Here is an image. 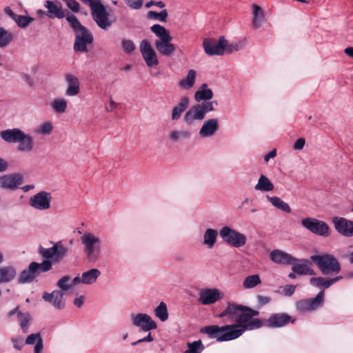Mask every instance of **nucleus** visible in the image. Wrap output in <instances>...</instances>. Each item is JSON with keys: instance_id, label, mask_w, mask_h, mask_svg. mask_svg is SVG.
<instances>
[{"instance_id": "1", "label": "nucleus", "mask_w": 353, "mask_h": 353, "mask_svg": "<svg viewBox=\"0 0 353 353\" xmlns=\"http://www.w3.org/2000/svg\"><path fill=\"white\" fill-rule=\"evenodd\" d=\"M258 314V311L248 307L229 303L219 316L235 317L236 324L222 327L209 325L203 327L201 332L207 334L212 339H216L218 341H231L241 336L245 330L260 327L262 325V321L258 319H252Z\"/></svg>"}, {"instance_id": "2", "label": "nucleus", "mask_w": 353, "mask_h": 353, "mask_svg": "<svg viewBox=\"0 0 353 353\" xmlns=\"http://www.w3.org/2000/svg\"><path fill=\"white\" fill-rule=\"evenodd\" d=\"M66 20L73 30L75 34L74 50L76 52H88V45L93 41V37L90 31L82 26L76 16L68 14Z\"/></svg>"}, {"instance_id": "3", "label": "nucleus", "mask_w": 353, "mask_h": 353, "mask_svg": "<svg viewBox=\"0 0 353 353\" xmlns=\"http://www.w3.org/2000/svg\"><path fill=\"white\" fill-rule=\"evenodd\" d=\"M150 29L159 39L154 43L157 51L163 56L169 57L172 55L176 48L174 44L170 43L172 37L169 32L163 26L159 24L153 25Z\"/></svg>"}, {"instance_id": "4", "label": "nucleus", "mask_w": 353, "mask_h": 353, "mask_svg": "<svg viewBox=\"0 0 353 353\" xmlns=\"http://www.w3.org/2000/svg\"><path fill=\"white\" fill-rule=\"evenodd\" d=\"M83 252L90 261H96L101 253V240L92 232H85L81 237Z\"/></svg>"}, {"instance_id": "5", "label": "nucleus", "mask_w": 353, "mask_h": 353, "mask_svg": "<svg viewBox=\"0 0 353 353\" xmlns=\"http://www.w3.org/2000/svg\"><path fill=\"white\" fill-rule=\"evenodd\" d=\"M310 259L316 264L323 274H338L341 271L340 263L332 254L313 255Z\"/></svg>"}, {"instance_id": "6", "label": "nucleus", "mask_w": 353, "mask_h": 353, "mask_svg": "<svg viewBox=\"0 0 353 353\" xmlns=\"http://www.w3.org/2000/svg\"><path fill=\"white\" fill-rule=\"evenodd\" d=\"M219 235L225 243L237 248L244 246L247 241L244 234L229 226L222 227L219 230Z\"/></svg>"}, {"instance_id": "7", "label": "nucleus", "mask_w": 353, "mask_h": 353, "mask_svg": "<svg viewBox=\"0 0 353 353\" xmlns=\"http://www.w3.org/2000/svg\"><path fill=\"white\" fill-rule=\"evenodd\" d=\"M91 8L92 16L97 25L103 30H107L111 26L105 7L99 0H89L85 2Z\"/></svg>"}, {"instance_id": "8", "label": "nucleus", "mask_w": 353, "mask_h": 353, "mask_svg": "<svg viewBox=\"0 0 353 353\" xmlns=\"http://www.w3.org/2000/svg\"><path fill=\"white\" fill-rule=\"evenodd\" d=\"M68 248L59 241L54 243L53 246L49 248H46L40 246L39 248V253L46 259H51L52 263H59L66 255Z\"/></svg>"}, {"instance_id": "9", "label": "nucleus", "mask_w": 353, "mask_h": 353, "mask_svg": "<svg viewBox=\"0 0 353 353\" xmlns=\"http://www.w3.org/2000/svg\"><path fill=\"white\" fill-rule=\"evenodd\" d=\"M302 226L310 232L324 237L330 234V229L328 225L321 220L315 218L307 217L301 220Z\"/></svg>"}, {"instance_id": "10", "label": "nucleus", "mask_w": 353, "mask_h": 353, "mask_svg": "<svg viewBox=\"0 0 353 353\" xmlns=\"http://www.w3.org/2000/svg\"><path fill=\"white\" fill-rule=\"evenodd\" d=\"M226 46L227 40L224 37H220L219 39L206 38L203 42L204 51L209 56L223 55Z\"/></svg>"}, {"instance_id": "11", "label": "nucleus", "mask_w": 353, "mask_h": 353, "mask_svg": "<svg viewBox=\"0 0 353 353\" xmlns=\"http://www.w3.org/2000/svg\"><path fill=\"white\" fill-rule=\"evenodd\" d=\"M52 196L50 192L41 191L29 199V205L39 211H46L51 208Z\"/></svg>"}, {"instance_id": "12", "label": "nucleus", "mask_w": 353, "mask_h": 353, "mask_svg": "<svg viewBox=\"0 0 353 353\" xmlns=\"http://www.w3.org/2000/svg\"><path fill=\"white\" fill-rule=\"evenodd\" d=\"M130 319L134 326L143 332H150L157 328V323L145 313L131 314Z\"/></svg>"}, {"instance_id": "13", "label": "nucleus", "mask_w": 353, "mask_h": 353, "mask_svg": "<svg viewBox=\"0 0 353 353\" xmlns=\"http://www.w3.org/2000/svg\"><path fill=\"white\" fill-rule=\"evenodd\" d=\"M140 52L145 64L149 68L156 67L159 64L157 54L148 39H143L139 45Z\"/></svg>"}, {"instance_id": "14", "label": "nucleus", "mask_w": 353, "mask_h": 353, "mask_svg": "<svg viewBox=\"0 0 353 353\" xmlns=\"http://www.w3.org/2000/svg\"><path fill=\"white\" fill-rule=\"evenodd\" d=\"M324 301V291L321 290L316 297L301 300L296 304V310L301 313L310 312L320 307Z\"/></svg>"}, {"instance_id": "15", "label": "nucleus", "mask_w": 353, "mask_h": 353, "mask_svg": "<svg viewBox=\"0 0 353 353\" xmlns=\"http://www.w3.org/2000/svg\"><path fill=\"white\" fill-rule=\"evenodd\" d=\"M223 297V293L217 288H203L199 291V301L205 305L215 303Z\"/></svg>"}, {"instance_id": "16", "label": "nucleus", "mask_w": 353, "mask_h": 353, "mask_svg": "<svg viewBox=\"0 0 353 353\" xmlns=\"http://www.w3.org/2000/svg\"><path fill=\"white\" fill-rule=\"evenodd\" d=\"M219 130V122L216 118H212L205 121L199 131V135L201 139L211 138Z\"/></svg>"}, {"instance_id": "17", "label": "nucleus", "mask_w": 353, "mask_h": 353, "mask_svg": "<svg viewBox=\"0 0 353 353\" xmlns=\"http://www.w3.org/2000/svg\"><path fill=\"white\" fill-rule=\"evenodd\" d=\"M63 296V292L56 290L50 293L44 292L42 295V299L46 302L51 304L55 309L61 310L65 306V301Z\"/></svg>"}, {"instance_id": "18", "label": "nucleus", "mask_w": 353, "mask_h": 353, "mask_svg": "<svg viewBox=\"0 0 353 353\" xmlns=\"http://www.w3.org/2000/svg\"><path fill=\"white\" fill-rule=\"evenodd\" d=\"M332 223L335 230L344 236H353V221L343 217L334 216Z\"/></svg>"}, {"instance_id": "19", "label": "nucleus", "mask_w": 353, "mask_h": 353, "mask_svg": "<svg viewBox=\"0 0 353 353\" xmlns=\"http://www.w3.org/2000/svg\"><path fill=\"white\" fill-rule=\"evenodd\" d=\"M23 183L19 174H10L0 176V188L6 190H16Z\"/></svg>"}, {"instance_id": "20", "label": "nucleus", "mask_w": 353, "mask_h": 353, "mask_svg": "<svg viewBox=\"0 0 353 353\" xmlns=\"http://www.w3.org/2000/svg\"><path fill=\"white\" fill-rule=\"evenodd\" d=\"M204 119L202 110L195 104L185 112L183 117V122L186 125H192L196 121H201Z\"/></svg>"}, {"instance_id": "21", "label": "nucleus", "mask_w": 353, "mask_h": 353, "mask_svg": "<svg viewBox=\"0 0 353 353\" xmlns=\"http://www.w3.org/2000/svg\"><path fill=\"white\" fill-rule=\"evenodd\" d=\"M270 258L272 262L283 265H291L297 261L291 254L279 249L271 251Z\"/></svg>"}, {"instance_id": "22", "label": "nucleus", "mask_w": 353, "mask_h": 353, "mask_svg": "<svg viewBox=\"0 0 353 353\" xmlns=\"http://www.w3.org/2000/svg\"><path fill=\"white\" fill-rule=\"evenodd\" d=\"M294 323L291 316L285 313H278L271 315L266 321L267 326L270 327H281L286 325L289 322Z\"/></svg>"}, {"instance_id": "23", "label": "nucleus", "mask_w": 353, "mask_h": 353, "mask_svg": "<svg viewBox=\"0 0 353 353\" xmlns=\"http://www.w3.org/2000/svg\"><path fill=\"white\" fill-rule=\"evenodd\" d=\"M190 105V98L188 97H183L177 104H176L170 111V119L176 121L181 119L182 114L187 110Z\"/></svg>"}, {"instance_id": "24", "label": "nucleus", "mask_w": 353, "mask_h": 353, "mask_svg": "<svg viewBox=\"0 0 353 353\" xmlns=\"http://www.w3.org/2000/svg\"><path fill=\"white\" fill-rule=\"evenodd\" d=\"M37 268V262L30 263L28 268L20 273L18 277V283L23 284L33 282L38 275L36 272Z\"/></svg>"}, {"instance_id": "25", "label": "nucleus", "mask_w": 353, "mask_h": 353, "mask_svg": "<svg viewBox=\"0 0 353 353\" xmlns=\"http://www.w3.org/2000/svg\"><path fill=\"white\" fill-rule=\"evenodd\" d=\"M65 79L67 83L65 94L69 97L77 95L80 92V83L78 78L68 73L65 75Z\"/></svg>"}, {"instance_id": "26", "label": "nucleus", "mask_w": 353, "mask_h": 353, "mask_svg": "<svg viewBox=\"0 0 353 353\" xmlns=\"http://www.w3.org/2000/svg\"><path fill=\"white\" fill-rule=\"evenodd\" d=\"M45 7L48 9L46 14L50 18L62 19L65 16L61 4L58 1H46Z\"/></svg>"}, {"instance_id": "27", "label": "nucleus", "mask_w": 353, "mask_h": 353, "mask_svg": "<svg viewBox=\"0 0 353 353\" xmlns=\"http://www.w3.org/2000/svg\"><path fill=\"white\" fill-rule=\"evenodd\" d=\"M23 133L19 128H12L3 130L0 132L1 138L7 143H15L20 141V139Z\"/></svg>"}, {"instance_id": "28", "label": "nucleus", "mask_w": 353, "mask_h": 353, "mask_svg": "<svg viewBox=\"0 0 353 353\" xmlns=\"http://www.w3.org/2000/svg\"><path fill=\"white\" fill-rule=\"evenodd\" d=\"M342 278L341 276H338L332 279H327L321 276L312 277L310 279V283L312 285L318 288L327 289L338 281L342 279Z\"/></svg>"}, {"instance_id": "29", "label": "nucleus", "mask_w": 353, "mask_h": 353, "mask_svg": "<svg viewBox=\"0 0 353 353\" xmlns=\"http://www.w3.org/2000/svg\"><path fill=\"white\" fill-rule=\"evenodd\" d=\"M17 276V270L13 265L0 267V285L13 281Z\"/></svg>"}, {"instance_id": "30", "label": "nucleus", "mask_w": 353, "mask_h": 353, "mask_svg": "<svg viewBox=\"0 0 353 353\" xmlns=\"http://www.w3.org/2000/svg\"><path fill=\"white\" fill-rule=\"evenodd\" d=\"M18 143L17 150L21 152H30L34 147V142L32 137L28 134H26L24 132Z\"/></svg>"}, {"instance_id": "31", "label": "nucleus", "mask_w": 353, "mask_h": 353, "mask_svg": "<svg viewBox=\"0 0 353 353\" xmlns=\"http://www.w3.org/2000/svg\"><path fill=\"white\" fill-rule=\"evenodd\" d=\"M219 232L215 229L208 228L205 230L203 236V245L206 246L208 249H212L217 240Z\"/></svg>"}, {"instance_id": "32", "label": "nucleus", "mask_w": 353, "mask_h": 353, "mask_svg": "<svg viewBox=\"0 0 353 353\" xmlns=\"http://www.w3.org/2000/svg\"><path fill=\"white\" fill-rule=\"evenodd\" d=\"M26 343L28 345L35 344L34 353H41L43 349V339L39 332L31 334L27 336Z\"/></svg>"}, {"instance_id": "33", "label": "nucleus", "mask_w": 353, "mask_h": 353, "mask_svg": "<svg viewBox=\"0 0 353 353\" xmlns=\"http://www.w3.org/2000/svg\"><path fill=\"white\" fill-rule=\"evenodd\" d=\"M265 20V14L263 9L256 4L252 5V25L254 28L261 26Z\"/></svg>"}, {"instance_id": "34", "label": "nucleus", "mask_w": 353, "mask_h": 353, "mask_svg": "<svg viewBox=\"0 0 353 353\" xmlns=\"http://www.w3.org/2000/svg\"><path fill=\"white\" fill-rule=\"evenodd\" d=\"M101 275V272L97 268H92L88 271L84 272L81 274L82 284L92 285L98 279Z\"/></svg>"}, {"instance_id": "35", "label": "nucleus", "mask_w": 353, "mask_h": 353, "mask_svg": "<svg viewBox=\"0 0 353 353\" xmlns=\"http://www.w3.org/2000/svg\"><path fill=\"white\" fill-rule=\"evenodd\" d=\"M274 185L270 180L265 175L261 174L254 186V190L261 192H270L274 190Z\"/></svg>"}, {"instance_id": "36", "label": "nucleus", "mask_w": 353, "mask_h": 353, "mask_svg": "<svg viewBox=\"0 0 353 353\" xmlns=\"http://www.w3.org/2000/svg\"><path fill=\"white\" fill-rule=\"evenodd\" d=\"M214 94L211 89L208 88V85L204 83L195 92L194 99L197 102L207 101L212 99Z\"/></svg>"}, {"instance_id": "37", "label": "nucleus", "mask_w": 353, "mask_h": 353, "mask_svg": "<svg viewBox=\"0 0 353 353\" xmlns=\"http://www.w3.org/2000/svg\"><path fill=\"white\" fill-rule=\"evenodd\" d=\"M191 137V132L187 130H173L169 132V139L176 143L181 140H188Z\"/></svg>"}, {"instance_id": "38", "label": "nucleus", "mask_w": 353, "mask_h": 353, "mask_svg": "<svg viewBox=\"0 0 353 353\" xmlns=\"http://www.w3.org/2000/svg\"><path fill=\"white\" fill-rule=\"evenodd\" d=\"M266 199L275 208L279 209L285 212L290 213L291 208L288 203L283 201L281 198L278 196H266Z\"/></svg>"}, {"instance_id": "39", "label": "nucleus", "mask_w": 353, "mask_h": 353, "mask_svg": "<svg viewBox=\"0 0 353 353\" xmlns=\"http://www.w3.org/2000/svg\"><path fill=\"white\" fill-rule=\"evenodd\" d=\"M196 72L194 70H190L186 77L179 82V85L185 90L190 89L194 85Z\"/></svg>"}, {"instance_id": "40", "label": "nucleus", "mask_w": 353, "mask_h": 353, "mask_svg": "<svg viewBox=\"0 0 353 353\" xmlns=\"http://www.w3.org/2000/svg\"><path fill=\"white\" fill-rule=\"evenodd\" d=\"M261 279L259 274H252L246 276L242 283V286L245 290H250L261 285Z\"/></svg>"}, {"instance_id": "41", "label": "nucleus", "mask_w": 353, "mask_h": 353, "mask_svg": "<svg viewBox=\"0 0 353 353\" xmlns=\"http://www.w3.org/2000/svg\"><path fill=\"white\" fill-rule=\"evenodd\" d=\"M293 264L292 271L297 274L300 275H306V274H314V271L310 268L307 262H304L302 263H295Z\"/></svg>"}, {"instance_id": "42", "label": "nucleus", "mask_w": 353, "mask_h": 353, "mask_svg": "<svg viewBox=\"0 0 353 353\" xmlns=\"http://www.w3.org/2000/svg\"><path fill=\"white\" fill-rule=\"evenodd\" d=\"M154 316L161 321L164 322L168 320L169 314L168 307L164 302H161L154 310Z\"/></svg>"}, {"instance_id": "43", "label": "nucleus", "mask_w": 353, "mask_h": 353, "mask_svg": "<svg viewBox=\"0 0 353 353\" xmlns=\"http://www.w3.org/2000/svg\"><path fill=\"white\" fill-rule=\"evenodd\" d=\"M68 106L67 101L63 98L55 99L51 103V107L55 112L63 114L65 112Z\"/></svg>"}, {"instance_id": "44", "label": "nucleus", "mask_w": 353, "mask_h": 353, "mask_svg": "<svg viewBox=\"0 0 353 353\" xmlns=\"http://www.w3.org/2000/svg\"><path fill=\"white\" fill-rule=\"evenodd\" d=\"M53 130V124L51 121H46L37 127L34 132L39 135H49Z\"/></svg>"}, {"instance_id": "45", "label": "nucleus", "mask_w": 353, "mask_h": 353, "mask_svg": "<svg viewBox=\"0 0 353 353\" xmlns=\"http://www.w3.org/2000/svg\"><path fill=\"white\" fill-rule=\"evenodd\" d=\"M13 35L3 28H0V48L7 46L12 40Z\"/></svg>"}, {"instance_id": "46", "label": "nucleus", "mask_w": 353, "mask_h": 353, "mask_svg": "<svg viewBox=\"0 0 353 353\" xmlns=\"http://www.w3.org/2000/svg\"><path fill=\"white\" fill-rule=\"evenodd\" d=\"M30 320V315L29 313H22L21 312H18V321L24 333H26L28 331V323Z\"/></svg>"}, {"instance_id": "47", "label": "nucleus", "mask_w": 353, "mask_h": 353, "mask_svg": "<svg viewBox=\"0 0 353 353\" xmlns=\"http://www.w3.org/2000/svg\"><path fill=\"white\" fill-rule=\"evenodd\" d=\"M204 346L201 340L188 343V350L184 353H201Z\"/></svg>"}, {"instance_id": "48", "label": "nucleus", "mask_w": 353, "mask_h": 353, "mask_svg": "<svg viewBox=\"0 0 353 353\" xmlns=\"http://www.w3.org/2000/svg\"><path fill=\"white\" fill-rule=\"evenodd\" d=\"M121 46L123 51L128 54H132L136 50V45L134 41L128 39H123Z\"/></svg>"}, {"instance_id": "49", "label": "nucleus", "mask_w": 353, "mask_h": 353, "mask_svg": "<svg viewBox=\"0 0 353 353\" xmlns=\"http://www.w3.org/2000/svg\"><path fill=\"white\" fill-rule=\"evenodd\" d=\"M57 285L60 290L63 291H68L72 289L71 278L69 276H64L61 278L57 283Z\"/></svg>"}, {"instance_id": "50", "label": "nucleus", "mask_w": 353, "mask_h": 353, "mask_svg": "<svg viewBox=\"0 0 353 353\" xmlns=\"http://www.w3.org/2000/svg\"><path fill=\"white\" fill-rule=\"evenodd\" d=\"M214 105H217V102L216 101H203L201 103L196 104V105L202 110L203 114L205 117L208 112L214 110Z\"/></svg>"}, {"instance_id": "51", "label": "nucleus", "mask_w": 353, "mask_h": 353, "mask_svg": "<svg viewBox=\"0 0 353 353\" xmlns=\"http://www.w3.org/2000/svg\"><path fill=\"white\" fill-rule=\"evenodd\" d=\"M33 20L34 19L30 17L17 14L14 21L17 23L19 27L23 28L27 27L31 22L33 21Z\"/></svg>"}, {"instance_id": "52", "label": "nucleus", "mask_w": 353, "mask_h": 353, "mask_svg": "<svg viewBox=\"0 0 353 353\" xmlns=\"http://www.w3.org/2000/svg\"><path fill=\"white\" fill-rule=\"evenodd\" d=\"M148 15V17L151 19H154L161 22H165L167 21L168 12L166 10H163L160 12L150 11Z\"/></svg>"}, {"instance_id": "53", "label": "nucleus", "mask_w": 353, "mask_h": 353, "mask_svg": "<svg viewBox=\"0 0 353 353\" xmlns=\"http://www.w3.org/2000/svg\"><path fill=\"white\" fill-rule=\"evenodd\" d=\"M245 45V39L243 41H240L238 43H232L228 44L227 42V46L225 48V51L228 53L230 54L234 51H238L241 49H243Z\"/></svg>"}, {"instance_id": "54", "label": "nucleus", "mask_w": 353, "mask_h": 353, "mask_svg": "<svg viewBox=\"0 0 353 353\" xmlns=\"http://www.w3.org/2000/svg\"><path fill=\"white\" fill-rule=\"evenodd\" d=\"M37 268L36 272L38 274L41 272H46L52 269V263L48 260H44L42 263H37Z\"/></svg>"}, {"instance_id": "55", "label": "nucleus", "mask_w": 353, "mask_h": 353, "mask_svg": "<svg viewBox=\"0 0 353 353\" xmlns=\"http://www.w3.org/2000/svg\"><path fill=\"white\" fill-rule=\"evenodd\" d=\"M67 6L73 12H77L79 11L80 5L76 0H63Z\"/></svg>"}, {"instance_id": "56", "label": "nucleus", "mask_w": 353, "mask_h": 353, "mask_svg": "<svg viewBox=\"0 0 353 353\" xmlns=\"http://www.w3.org/2000/svg\"><path fill=\"white\" fill-rule=\"evenodd\" d=\"M128 5L133 9H139L142 6V0H125Z\"/></svg>"}, {"instance_id": "57", "label": "nucleus", "mask_w": 353, "mask_h": 353, "mask_svg": "<svg viewBox=\"0 0 353 353\" xmlns=\"http://www.w3.org/2000/svg\"><path fill=\"white\" fill-rule=\"evenodd\" d=\"M305 140L303 138L298 139L293 145V149L295 150H301L304 148Z\"/></svg>"}, {"instance_id": "58", "label": "nucleus", "mask_w": 353, "mask_h": 353, "mask_svg": "<svg viewBox=\"0 0 353 353\" xmlns=\"http://www.w3.org/2000/svg\"><path fill=\"white\" fill-rule=\"evenodd\" d=\"M295 289V285H287L283 288V293L285 296H290L294 293Z\"/></svg>"}, {"instance_id": "59", "label": "nucleus", "mask_w": 353, "mask_h": 353, "mask_svg": "<svg viewBox=\"0 0 353 353\" xmlns=\"http://www.w3.org/2000/svg\"><path fill=\"white\" fill-rule=\"evenodd\" d=\"M154 338L152 336L151 334L149 333L145 337L139 339L138 341L134 342L132 343V345H136L137 344H139L143 342H152L153 341Z\"/></svg>"}, {"instance_id": "60", "label": "nucleus", "mask_w": 353, "mask_h": 353, "mask_svg": "<svg viewBox=\"0 0 353 353\" xmlns=\"http://www.w3.org/2000/svg\"><path fill=\"white\" fill-rule=\"evenodd\" d=\"M257 300H258V303L261 305H264L269 303L270 302L271 299L269 296L259 295L257 296Z\"/></svg>"}, {"instance_id": "61", "label": "nucleus", "mask_w": 353, "mask_h": 353, "mask_svg": "<svg viewBox=\"0 0 353 353\" xmlns=\"http://www.w3.org/2000/svg\"><path fill=\"white\" fill-rule=\"evenodd\" d=\"M276 155V149H273L270 152H269L268 154H266L264 157V161L265 162H268L270 159L274 158Z\"/></svg>"}, {"instance_id": "62", "label": "nucleus", "mask_w": 353, "mask_h": 353, "mask_svg": "<svg viewBox=\"0 0 353 353\" xmlns=\"http://www.w3.org/2000/svg\"><path fill=\"white\" fill-rule=\"evenodd\" d=\"M154 5L160 8H163L165 7V3L163 1H151L146 3V7L149 8L150 6Z\"/></svg>"}, {"instance_id": "63", "label": "nucleus", "mask_w": 353, "mask_h": 353, "mask_svg": "<svg viewBox=\"0 0 353 353\" xmlns=\"http://www.w3.org/2000/svg\"><path fill=\"white\" fill-rule=\"evenodd\" d=\"M84 299L85 298L83 296L77 297L74 301V305L77 306V307H81L83 304Z\"/></svg>"}, {"instance_id": "64", "label": "nucleus", "mask_w": 353, "mask_h": 353, "mask_svg": "<svg viewBox=\"0 0 353 353\" xmlns=\"http://www.w3.org/2000/svg\"><path fill=\"white\" fill-rule=\"evenodd\" d=\"M72 286H74L76 285L82 283V276L81 274H78L73 279H71Z\"/></svg>"}]
</instances>
